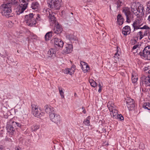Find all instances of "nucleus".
Wrapping results in <instances>:
<instances>
[{"label": "nucleus", "instance_id": "obj_1", "mask_svg": "<svg viewBox=\"0 0 150 150\" xmlns=\"http://www.w3.org/2000/svg\"><path fill=\"white\" fill-rule=\"evenodd\" d=\"M8 2L2 5L0 7V12L2 15L8 17L12 13L11 4H16L17 2L16 0H7Z\"/></svg>", "mask_w": 150, "mask_h": 150}, {"label": "nucleus", "instance_id": "obj_2", "mask_svg": "<svg viewBox=\"0 0 150 150\" xmlns=\"http://www.w3.org/2000/svg\"><path fill=\"white\" fill-rule=\"evenodd\" d=\"M143 24V22L142 18L140 17H137L133 24L134 29H149V27L146 25H144L142 27Z\"/></svg>", "mask_w": 150, "mask_h": 150}, {"label": "nucleus", "instance_id": "obj_3", "mask_svg": "<svg viewBox=\"0 0 150 150\" xmlns=\"http://www.w3.org/2000/svg\"><path fill=\"white\" fill-rule=\"evenodd\" d=\"M36 19L38 20V18L35 17L33 13H30V14L25 16L24 22L30 26H32L34 25L36 23Z\"/></svg>", "mask_w": 150, "mask_h": 150}, {"label": "nucleus", "instance_id": "obj_4", "mask_svg": "<svg viewBox=\"0 0 150 150\" xmlns=\"http://www.w3.org/2000/svg\"><path fill=\"white\" fill-rule=\"evenodd\" d=\"M108 107L110 112L111 116L116 118H119V114L116 107L112 101H109L108 103Z\"/></svg>", "mask_w": 150, "mask_h": 150}, {"label": "nucleus", "instance_id": "obj_5", "mask_svg": "<svg viewBox=\"0 0 150 150\" xmlns=\"http://www.w3.org/2000/svg\"><path fill=\"white\" fill-rule=\"evenodd\" d=\"M62 2V0H48L47 3L51 8L58 10L60 8Z\"/></svg>", "mask_w": 150, "mask_h": 150}, {"label": "nucleus", "instance_id": "obj_6", "mask_svg": "<svg viewBox=\"0 0 150 150\" xmlns=\"http://www.w3.org/2000/svg\"><path fill=\"white\" fill-rule=\"evenodd\" d=\"M20 5L17 9L19 14L22 13L26 9L28 4V0H19Z\"/></svg>", "mask_w": 150, "mask_h": 150}, {"label": "nucleus", "instance_id": "obj_7", "mask_svg": "<svg viewBox=\"0 0 150 150\" xmlns=\"http://www.w3.org/2000/svg\"><path fill=\"white\" fill-rule=\"evenodd\" d=\"M122 12L126 17L127 22L128 23H130L133 18V16L129 8L128 7H125L123 8Z\"/></svg>", "mask_w": 150, "mask_h": 150}, {"label": "nucleus", "instance_id": "obj_8", "mask_svg": "<svg viewBox=\"0 0 150 150\" xmlns=\"http://www.w3.org/2000/svg\"><path fill=\"white\" fill-rule=\"evenodd\" d=\"M139 55L142 56L144 59L150 60V45L146 47L142 52H140Z\"/></svg>", "mask_w": 150, "mask_h": 150}, {"label": "nucleus", "instance_id": "obj_9", "mask_svg": "<svg viewBox=\"0 0 150 150\" xmlns=\"http://www.w3.org/2000/svg\"><path fill=\"white\" fill-rule=\"evenodd\" d=\"M49 117L50 119L52 122L57 124L60 123L61 119L59 115L54 112L50 114Z\"/></svg>", "mask_w": 150, "mask_h": 150}, {"label": "nucleus", "instance_id": "obj_10", "mask_svg": "<svg viewBox=\"0 0 150 150\" xmlns=\"http://www.w3.org/2000/svg\"><path fill=\"white\" fill-rule=\"evenodd\" d=\"M32 112L34 115L37 117L41 118V111L40 109L38 108L37 106L35 104L32 105Z\"/></svg>", "mask_w": 150, "mask_h": 150}, {"label": "nucleus", "instance_id": "obj_11", "mask_svg": "<svg viewBox=\"0 0 150 150\" xmlns=\"http://www.w3.org/2000/svg\"><path fill=\"white\" fill-rule=\"evenodd\" d=\"M47 13H49L48 17L49 18V21L51 25H53L54 24L56 25L57 24V21L55 19V18L54 17V14L55 13L52 12V11L48 9V10H47Z\"/></svg>", "mask_w": 150, "mask_h": 150}, {"label": "nucleus", "instance_id": "obj_12", "mask_svg": "<svg viewBox=\"0 0 150 150\" xmlns=\"http://www.w3.org/2000/svg\"><path fill=\"white\" fill-rule=\"evenodd\" d=\"M142 83L143 85L145 86H150V77L142 75L141 77V83Z\"/></svg>", "mask_w": 150, "mask_h": 150}, {"label": "nucleus", "instance_id": "obj_13", "mask_svg": "<svg viewBox=\"0 0 150 150\" xmlns=\"http://www.w3.org/2000/svg\"><path fill=\"white\" fill-rule=\"evenodd\" d=\"M126 105L128 108L133 107L134 105V100L129 98H127L126 99Z\"/></svg>", "mask_w": 150, "mask_h": 150}, {"label": "nucleus", "instance_id": "obj_14", "mask_svg": "<svg viewBox=\"0 0 150 150\" xmlns=\"http://www.w3.org/2000/svg\"><path fill=\"white\" fill-rule=\"evenodd\" d=\"M55 25V26L53 28L54 32L57 34H60L62 31V28L58 23Z\"/></svg>", "mask_w": 150, "mask_h": 150}, {"label": "nucleus", "instance_id": "obj_15", "mask_svg": "<svg viewBox=\"0 0 150 150\" xmlns=\"http://www.w3.org/2000/svg\"><path fill=\"white\" fill-rule=\"evenodd\" d=\"M53 41L54 42L55 45H57L58 47H62L63 45V42L61 40L58 39L57 38H55Z\"/></svg>", "mask_w": 150, "mask_h": 150}, {"label": "nucleus", "instance_id": "obj_16", "mask_svg": "<svg viewBox=\"0 0 150 150\" xmlns=\"http://www.w3.org/2000/svg\"><path fill=\"white\" fill-rule=\"evenodd\" d=\"M45 111L47 113L49 114V116L50 114L54 112V108L48 105L45 106Z\"/></svg>", "mask_w": 150, "mask_h": 150}, {"label": "nucleus", "instance_id": "obj_17", "mask_svg": "<svg viewBox=\"0 0 150 150\" xmlns=\"http://www.w3.org/2000/svg\"><path fill=\"white\" fill-rule=\"evenodd\" d=\"M130 28L128 26H126L122 29V33L125 35L129 34L130 32Z\"/></svg>", "mask_w": 150, "mask_h": 150}, {"label": "nucleus", "instance_id": "obj_18", "mask_svg": "<svg viewBox=\"0 0 150 150\" xmlns=\"http://www.w3.org/2000/svg\"><path fill=\"white\" fill-rule=\"evenodd\" d=\"M73 46L71 44H67L64 49V53L67 54L71 52L72 50Z\"/></svg>", "mask_w": 150, "mask_h": 150}, {"label": "nucleus", "instance_id": "obj_19", "mask_svg": "<svg viewBox=\"0 0 150 150\" xmlns=\"http://www.w3.org/2000/svg\"><path fill=\"white\" fill-rule=\"evenodd\" d=\"M56 52V51L55 49H50L48 52V57H54L55 56Z\"/></svg>", "mask_w": 150, "mask_h": 150}, {"label": "nucleus", "instance_id": "obj_20", "mask_svg": "<svg viewBox=\"0 0 150 150\" xmlns=\"http://www.w3.org/2000/svg\"><path fill=\"white\" fill-rule=\"evenodd\" d=\"M131 11L133 13L138 15L139 14V12L137 9V6H136V4H134L132 5L131 6Z\"/></svg>", "mask_w": 150, "mask_h": 150}, {"label": "nucleus", "instance_id": "obj_21", "mask_svg": "<svg viewBox=\"0 0 150 150\" xmlns=\"http://www.w3.org/2000/svg\"><path fill=\"white\" fill-rule=\"evenodd\" d=\"M117 18L119 25H122L124 22V19L122 16L120 14H119L117 16Z\"/></svg>", "mask_w": 150, "mask_h": 150}, {"label": "nucleus", "instance_id": "obj_22", "mask_svg": "<svg viewBox=\"0 0 150 150\" xmlns=\"http://www.w3.org/2000/svg\"><path fill=\"white\" fill-rule=\"evenodd\" d=\"M146 31H141L138 33L137 35L138 37L139 36V40H141L144 36L146 35Z\"/></svg>", "mask_w": 150, "mask_h": 150}, {"label": "nucleus", "instance_id": "obj_23", "mask_svg": "<svg viewBox=\"0 0 150 150\" xmlns=\"http://www.w3.org/2000/svg\"><path fill=\"white\" fill-rule=\"evenodd\" d=\"M132 80L133 83L136 82L138 79V76L137 74L134 72L132 73Z\"/></svg>", "mask_w": 150, "mask_h": 150}, {"label": "nucleus", "instance_id": "obj_24", "mask_svg": "<svg viewBox=\"0 0 150 150\" xmlns=\"http://www.w3.org/2000/svg\"><path fill=\"white\" fill-rule=\"evenodd\" d=\"M39 4L37 2H33L32 3L31 7L33 9L35 10V11H37L39 8Z\"/></svg>", "mask_w": 150, "mask_h": 150}, {"label": "nucleus", "instance_id": "obj_25", "mask_svg": "<svg viewBox=\"0 0 150 150\" xmlns=\"http://www.w3.org/2000/svg\"><path fill=\"white\" fill-rule=\"evenodd\" d=\"M6 128L7 132L10 133H13L14 131V128L10 125H8L6 127Z\"/></svg>", "mask_w": 150, "mask_h": 150}, {"label": "nucleus", "instance_id": "obj_26", "mask_svg": "<svg viewBox=\"0 0 150 150\" xmlns=\"http://www.w3.org/2000/svg\"><path fill=\"white\" fill-rule=\"evenodd\" d=\"M52 32H49L47 33L45 36V38L46 40H48L49 39H50L52 36Z\"/></svg>", "mask_w": 150, "mask_h": 150}, {"label": "nucleus", "instance_id": "obj_27", "mask_svg": "<svg viewBox=\"0 0 150 150\" xmlns=\"http://www.w3.org/2000/svg\"><path fill=\"white\" fill-rule=\"evenodd\" d=\"M143 108L150 110V103H144L142 105Z\"/></svg>", "mask_w": 150, "mask_h": 150}, {"label": "nucleus", "instance_id": "obj_28", "mask_svg": "<svg viewBox=\"0 0 150 150\" xmlns=\"http://www.w3.org/2000/svg\"><path fill=\"white\" fill-rule=\"evenodd\" d=\"M89 81L90 83L92 86L95 87L96 86V83L93 79H90Z\"/></svg>", "mask_w": 150, "mask_h": 150}, {"label": "nucleus", "instance_id": "obj_29", "mask_svg": "<svg viewBox=\"0 0 150 150\" xmlns=\"http://www.w3.org/2000/svg\"><path fill=\"white\" fill-rule=\"evenodd\" d=\"M137 9H138L139 13H143L144 10V7L140 5L138 7H137Z\"/></svg>", "mask_w": 150, "mask_h": 150}, {"label": "nucleus", "instance_id": "obj_30", "mask_svg": "<svg viewBox=\"0 0 150 150\" xmlns=\"http://www.w3.org/2000/svg\"><path fill=\"white\" fill-rule=\"evenodd\" d=\"M75 70V66H73L70 69H69L70 75H71L73 74Z\"/></svg>", "mask_w": 150, "mask_h": 150}, {"label": "nucleus", "instance_id": "obj_31", "mask_svg": "<svg viewBox=\"0 0 150 150\" xmlns=\"http://www.w3.org/2000/svg\"><path fill=\"white\" fill-rule=\"evenodd\" d=\"M81 64L82 66V67L85 68L87 67H89L88 65L86 62H81Z\"/></svg>", "mask_w": 150, "mask_h": 150}, {"label": "nucleus", "instance_id": "obj_32", "mask_svg": "<svg viewBox=\"0 0 150 150\" xmlns=\"http://www.w3.org/2000/svg\"><path fill=\"white\" fill-rule=\"evenodd\" d=\"M7 25L9 27H11L13 26V23L11 21H8L7 22Z\"/></svg>", "mask_w": 150, "mask_h": 150}, {"label": "nucleus", "instance_id": "obj_33", "mask_svg": "<svg viewBox=\"0 0 150 150\" xmlns=\"http://www.w3.org/2000/svg\"><path fill=\"white\" fill-rule=\"evenodd\" d=\"M118 47H117V52L115 54V55L114 56V57L116 59H118V56H119L120 54H119L118 53Z\"/></svg>", "mask_w": 150, "mask_h": 150}, {"label": "nucleus", "instance_id": "obj_34", "mask_svg": "<svg viewBox=\"0 0 150 150\" xmlns=\"http://www.w3.org/2000/svg\"><path fill=\"white\" fill-rule=\"evenodd\" d=\"M89 123V121L88 119L86 120L83 122V123L84 124L88 126L90 125Z\"/></svg>", "mask_w": 150, "mask_h": 150}, {"label": "nucleus", "instance_id": "obj_35", "mask_svg": "<svg viewBox=\"0 0 150 150\" xmlns=\"http://www.w3.org/2000/svg\"><path fill=\"white\" fill-rule=\"evenodd\" d=\"M82 69L83 71L84 72H87L88 70H89V67H87L86 68H83L82 67Z\"/></svg>", "mask_w": 150, "mask_h": 150}, {"label": "nucleus", "instance_id": "obj_36", "mask_svg": "<svg viewBox=\"0 0 150 150\" xmlns=\"http://www.w3.org/2000/svg\"><path fill=\"white\" fill-rule=\"evenodd\" d=\"M39 128V127L38 126H35L32 127V129L33 131H35L38 130Z\"/></svg>", "mask_w": 150, "mask_h": 150}, {"label": "nucleus", "instance_id": "obj_37", "mask_svg": "<svg viewBox=\"0 0 150 150\" xmlns=\"http://www.w3.org/2000/svg\"><path fill=\"white\" fill-rule=\"evenodd\" d=\"M59 92L61 97L62 98H64V92H63L62 89H60V88L59 89Z\"/></svg>", "mask_w": 150, "mask_h": 150}, {"label": "nucleus", "instance_id": "obj_38", "mask_svg": "<svg viewBox=\"0 0 150 150\" xmlns=\"http://www.w3.org/2000/svg\"><path fill=\"white\" fill-rule=\"evenodd\" d=\"M64 73L66 74H69L70 75V72L69 71V69H66L64 71Z\"/></svg>", "mask_w": 150, "mask_h": 150}, {"label": "nucleus", "instance_id": "obj_39", "mask_svg": "<svg viewBox=\"0 0 150 150\" xmlns=\"http://www.w3.org/2000/svg\"><path fill=\"white\" fill-rule=\"evenodd\" d=\"M122 1H121V0H118L117 2V8L119 7Z\"/></svg>", "mask_w": 150, "mask_h": 150}, {"label": "nucleus", "instance_id": "obj_40", "mask_svg": "<svg viewBox=\"0 0 150 150\" xmlns=\"http://www.w3.org/2000/svg\"><path fill=\"white\" fill-rule=\"evenodd\" d=\"M119 117L118 118H119L121 120H123L124 117L121 115V114H120L119 115Z\"/></svg>", "mask_w": 150, "mask_h": 150}, {"label": "nucleus", "instance_id": "obj_41", "mask_svg": "<svg viewBox=\"0 0 150 150\" xmlns=\"http://www.w3.org/2000/svg\"><path fill=\"white\" fill-rule=\"evenodd\" d=\"M139 45H134L133 47V48H132V49L133 50H135V49H136L137 48H138V47H139Z\"/></svg>", "mask_w": 150, "mask_h": 150}, {"label": "nucleus", "instance_id": "obj_42", "mask_svg": "<svg viewBox=\"0 0 150 150\" xmlns=\"http://www.w3.org/2000/svg\"><path fill=\"white\" fill-rule=\"evenodd\" d=\"M13 123L14 124H16V125H17V126L18 127H21V125L20 123H18L13 122Z\"/></svg>", "mask_w": 150, "mask_h": 150}, {"label": "nucleus", "instance_id": "obj_43", "mask_svg": "<svg viewBox=\"0 0 150 150\" xmlns=\"http://www.w3.org/2000/svg\"><path fill=\"white\" fill-rule=\"evenodd\" d=\"M147 8L150 9V1L148 2L147 4Z\"/></svg>", "mask_w": 150, "mask_h": 150}, {"label": "nucleus", "instance_id": "obj_44", "mask_svg": "<svg viewBox=\"0 0 150 150\" xmlns=\"http://www.w3.org/2000/svg\"><path fill=\"white\" fill-rule=\"evenodd\" d=\"M15 150H21V148L19 146H18L15 148Z\"/></svg>", "mask_w": 150, "mask_h": 150}, {"label": "nucleus", "instance_id": "obj_45", "mask_svg": "<svg viewBox=\"0 0 150 150\" xmlns=\"http://www.w3.org/2000/svg\"><path fill=\"white\" fill-rule=\"evenodd\" d=\"M147 17L148 19V20L150 21V15H149V16H147V15H146V18Z\"/></svg>", "mask_w": 150, "mask_h": 150}, {"label": "nucleus", "instance_id": "obj_46", "mask_svg": "<svg viewBox=\"0 0 150 150\" xmlns=\"http://www.w3.org/2000/svg\"><path fill=\"white\" fill-rule=\"evenodd\" d=\"M84 9L86 11L88 10V6H85L84 7Z\"/></svg>", "mask_w": 150, "mask_h": 150}, {"label": "nucleus", "instance_id": "obj_47", "mask_svg": "<svg viewBox=\"0 0 150 150\" xmlns=\"http://www.w3.org/2000/svg\"><path fill=\"white\" fill-rule=\"evenodd\" d=\"M101 91V88H99V89L98 90V91L100 93Z\"/></svg>", "mask_w": 150, "mask_h": 150}, {"label": "nucleus", "instance_id": "obj_48", "mask_svg": "<svg viewBox=\"0 0 150 150\" xmlns=\"http://www.w3.org/2000/svg\"><path fill=\"white\" fill-rule=\"evenodd\" d=\"M93 1V0H87V1L88 2H92Z\"/></svg>", "mask_w": 150, "mask_h": 150}, {"label": "nucleus", "instance_id": "obj_49", "mask_svg": "<svg viewBox=\"0 0 150 150\" xmlns=\"http://www.w3.org/2000/svg\"><path fill=\"white\" fill-rule=\"evenodd\" d=\"M83 112L84 114L86 113V111L85 109L83 110Z\"/></svg>", "mask_w": 150, "mask_h": 150}, {"label": "nucleus", "instance_id": "obj_50", "mask_svg": "<svg viewBox=\"0 0 150 150\" xmlns=\"http://www.w3.org/2000/svg\"><path fill=\"white\" fill-rule=\"evenodd\" d=\"M74 39V38H72L71 37V38H70V40H73Z\"/></svg>", "mask_w": 150, "mask_h": 150}, {"label": "nucleus", "instance_id": "obj_51", "mask_svg": "<svg viewBox=\"0 0 150 150\" xmlns=\"http://www.w3.org/2000/svg\"><path fill=\"white\" fill-rule=\"evenodd\" d=\"M99 88H101L102 87V86H101V85L99 84Z\"/></svg>", "mask_w": 150, "mask_h": 150}, {"label": "nucleus", "instance_id": "obj_52", "mask_svg": "<svg viewBox=\"0 0 150 150\" xmlns=\"http://www.w3.org/2000/svg\"><path fill=\"white\" fill-rule=\"evenodd\" d=\"M148 72L149 73V74H150V70H149V71H148Z\"/></svg>", "mask_w": 150, "mask_h": 150}, {"label": "nucleus", "instance_id": "obj_53", "mask_svg": "<svg viewBox=\"0 0 150 150\" xmlns=\"http://www.w3.org/2000/svg\"><path fill=\"white\" fill-rule=\"evenodd\" d=\"M38 15V18H39L40 17H39V14H38V15Z\"/></svg>", "mask_w": 150, "mask_h": 150}, {"label": "nucleus", "instance_id": "obj_54", "mask_svg": "<svg viewBox=\"0 0 150 150\" xmlns=\"http://www.w3.org/2000/svg\"><path fill=\"white\" fill-rule=\"evenodd\" d=\"M82 109L83 110L85 109H84V108L83 107L82 108Z\"/></svg>", "mask_w": 150, "mask_h": 150}, {"label": "nucleus", "instance_id": "obj_55", "mask_svg": "<svg viewBox=\"0 0 150 150\" xmlns=\"http://www.w3.org/2000/svg\"><path fill=\"white\" fill-rule=\"evenodd\" d=\"M75 95H76V93H75V94H74Z\"/></svg>", "mask_w": 150, "mask_h": 150}, {"label": "nucleus", "instance_id": "obj_56", "mask_svg": "<svg viewBox=\"0 0 150 150\" xmlns=\"http://www.w3.org/2000/svg\"><path fill=\"white\" fill-rule=\"evenodd\" d=\"M72 14H73V13H71Z\"/></svg>", "mask_w": 150, "mask_h": 150}]
</instances>
